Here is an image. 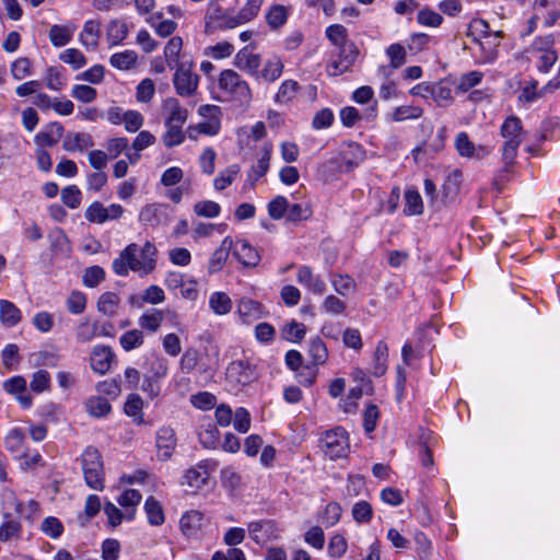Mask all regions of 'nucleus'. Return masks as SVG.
Here are the masks:
<instances>
[{
    "label": "nucleus",
    "instance_id": "obj_61",
    "mask_svg": "<svg viewBox=\"0 0 560 560\" xmlns=\"http://www.w3.org/2000/svg\"><path fill=\"white\" fill-rule=\"evenodd\" d=\"M33 63L26 57L18 58L11 65V74L15 80H23L26 77L32 75Z\"/></svg>",
    "mask_w": 560,
    "mask_h": 560
},
{
    "label": "nucleus",
    "instance_id": "obj_17",
    "mask_svg": "<svg viewBox=\"0 0 560 560\" xmlns=\"http://www.w3.org/2000/svg\"><path fill=\"white\" fill-rule=\"evenodd\" d=\"M113 358L114 353L109 347L96 346L90 357L91 369L98 374H105L110 368Z\"/></svg>",
    "mask_w": 560,
    "mask_h": 560
},
{
    "label": "nucleus",
    "instance_id": "obj_50",
    "mask_svg": "<svg viewBox=\"0 0 560 560\" xmlns=\"http://www.w3.org/2000/svg\"><path fill=\"white\" fill-rule=\"evenodd\" d=\"M264 0H245L243 7L237 12V18L243 24L253 21L258 16Z\"/></svg>",
    "mask_w": 560,
    "mask_h": 560
},
{
    "label": "nucleus",
    "instance_id": "obj_22",
    "mask_svg": "<svg viewBox=\"0 0 560 560\" xmlns=\"http://www.w3.org/2000/svg\"><path fill=\"white\" fill-rule=\"evenodd\" d=\"M232 247L233 241L230 236H226L221 242L220 246L214 250L209 260L208 271L210 273L219 272L223 268Z\"/></svg>",
    "mask_w": 560,
    "mask_h": 560
},
{
    "label": "nucleus",
    "instance_id": "obj_43",
    "mask_svg": "<svg viewBox=\"0 0 560 560\" xmlns=\"http://www.w3.org/2000/svg\"><path fill=\"white\" fill-rule=\"evenodd\" d=\"M25 442H26V436H25L23 430L20 428L11 429L4 439L5 448L10 453L22 452L26 447Z\"/></svg>",
    "mask_w": 560,
    "mask_h": 560
},
{
    "label": "nucleus",
    "instance_id": "obj_44",
    "mask_svg": "<svg viewBox=\"0 0 560 560\" xmlns=\"http://www.w3.org/2000/svg\"><path fill=\"white\" fill-rule=\"evenodd\" d=\"M120 299L115 292H104L97 301V310L106 316H114L117 312Z\"/></svg>",
    "mask_w": 560,
    "mask_h": 560
},
{
    "label": "nucleus",
    "instance_id": "obj_7",
    "mask_svg": "<svg viewBox=\"0 0 560 560\" xmlns=\"http://www.w3.org/2000/svg\"><path fill=\"white\" fill-rule=\"evenodd\" d=\"M174 69L173 84L176 93L184 97L195 95L199 84V75L192 72V62L183 61Z\"/></svg>",
    "mask_w": 560,
    "mask_h": 560
},
{
    "label": "nucleus",
    "instance_id": "obj_19",
    "mask_svg": "<svg viewBox=\"0 0 560 560\" xmlns=\"http://www.w3.org/2000/svg\"><path fill=\"white\" fill-rule=\"evenodd\" d=\"M206 523L205 515L196 510L186 512L179 521L180 530L186 537H194Z\"/></svg>",
    "mask_w": 560,
    "mask_h": 560
},
{
    "label": "nucleus",
    "instance_id": "obj_46",
    "mask_svg": "<svg viewBox=\"0 0 560 560\" xmlns=\"http://www.w3.org/2000/svg\"><path fill=\"white\" fill-rule=\"evenodd\" d=\"M147 364V375L159 380H162L167 375L168 362L165 358L158 354H152Z\"/></svg>",
    "mask_w": 560,
    "mask_h": 560
},
{
    "label": "nucleus",
    "instance_id": "obj_16",
    "mask_svg": "<svg viewBox=\"0 0 560 560\" xmlns=\"http://www.w3.org/2000/svg\"><path fill=\"white\" fill-rule=\"evenodd\" d=\"M234 257L245 267H255L260 260V256L256 248H254L247 241L240 240L233 243Z\"/></svg>",
    "mask_w": 560,
    "mask_h": 560
},
{
    "label": "nucleus",
    "instance_id": "obj_33",
    "mask_svg": "<svg viewBox=\"0 0 560 560\" xmlns=\"http://www.w3.org/2000/svg\"><path fill=\"white\" fill-rule=\"evenodd\" d=\"M22 318L21 311L10 301L0 300V322L7 327H13Z\"/></svg>",
    "mask_w": 560,
    "mask_h": 560
},
{
    "label": "nucleus",
    "instance_id": "obj_48",
    "mask_svg": "<svg viewBox=\"0 0 560 560\" xmlns=\"http://www.w3.org/2000/svg\"><path fill=\"white\" fill-rule=\"evenodd\" d=\"M63 127L59 122H55L50 126L49 130L39 132L35 139L37 144L52 147L62 137Z\"/></svg>",
    "mask_w": 560,
    "mask_h": 560
},
{
    "label": "nucleus",
    "instance_id": "obj_18",
    "mask_svg": "<svg viewBox=\"0 0 560 560\" xmlns=\"http://www.w3.org/2000/svg\"><path fill=\"white\" fill-rule=\"evenodd\" d=\"M235 66L250 75H258V69L261 59L258 54H254L248 47L241 49L235 56Z\"/></svg>",
    "mask_w": 560,
    "mask_h": 560
},
{
    "label": "nucleus",
    "instance_id": "obj_9",
    "mask_svg": "<svg viewBox=\"0 0 560 560\" xmlns=\"http://www.w3.org/2000/svg\"><path fill=\"white\" fill-rule=\"evenodd\" d=\"M337 47L339 49L338 60L328 65V72L331 75H339L348 71L359 55L355 44L351 40H348Z\"/></svg>",
    "mask_w": 560,
    "mask_h": 560
},
{
    "label": "nucleus",
    "instance_id": "obj_57",
    "mask_svg": "<svg viewBox=\"0 0 560 560\" xmlns=\"http://www.w3.org/2000/svg\"><path fill=\"white\" fill-rule=\"evenodd\" d=\"M423 109L418 106L404 105L396 107L390 115L393 121H404L407 119H417L421 117Z\"/></svg>",
    "mask_w": 560,
    "mask_h": 560
},
{
    "label": "nucleus",
    "instance_id": "obj_55",
    "mask_svg": "<svg viewBox=\"0 0 560 560\" xmlns=\"http://www.w3.org/2000/svg\"><path fill=\"white\" fill-rule=\"evenodd\" d=\"M289 200L283 196H277L267 205V211L271 219L281 220L285 219Z\"/></svg>",
    "mask_w": 560,
    "mask_h": 560
},
{
    "label": "nucleus",
    "instance_id": "obj_35",
    "mask_svg": "<svg viewBox=\"0 0 560 560\" xmlns=\"http://www.w3.org/2000/svg\"><path fill=\"white\" fill-rule=\"evenodd\" d=\"M334 290L341 296H348L355 292L357 283L352 277L343 273H334L330 277Z\"/></svg>",
    "mask_w": 560,
    "mask_h": 560
},
{
    "label": "nucleus",
    "instance_id": "obj_42",
    "mask_svg": "<svg viewBox=\"0 0 560 560\" xmlns=\"http://www.w3.org/2000/svg\"><path fill=\"white\" fill-rule=\"evenodd\" d=\"M144 511L148 521L153 526H160L164 523V512L161 503L153 497H149L144 503Z\"/></svg>",
    "mask_w": 560,
    "mask_h": 560
},
{
    "label": "nucleus",
    "instance_id": "obj_11",
    "mask_svg": "<svg viewBox=\"0 0 560 560\" xmlns=\"http://www.w3.org/2000/svg\"><path fill=\"white\" fill-rule=\"evenodd\" d=\"M210 460L199 462L185 472L182 483L194 490L201 489L207 485L210 478Z\"/></svg>",
    "mask_w": 560,
    "mask_h": 560
},
{
    "label": "nucleus",
    "instance_id": "obj_52",
    "mask_svg": "<svg viewBox=\"0 0 560 560\" xmlns=\"http://www.w3.org/2000/svg\"><path fill=\"white\" fill-rule=\"evenodd\" d=\"M85 407L89 415L97 418L108 415L112 409L107 399L100 396L89 398L85 402Z\"/></svg>",
    "mask_w": 560,
    "mask_h": 560
},
{
    "label": "nucleus",
    "instance_id": "obj_45",
    "mask_svg": "<svg viewBox=\"0 0 560 560\" xmlns=\"http://www.w3.org/2000/svg\"><path fill=\"white\" fill-rule=\"evenodd\" d=\"M98 334V324L81 320L75 328V339L80 343L91 342Z\"/></svg>",
    "mask_w": 560,
    "mask_h": 560
},
{
    "label": "nucleus",
    "instance_id": "obj_13",
    "mask_svg": "<svg viewBox=\"0 0 560 560\" xmlns=\"http://www.w3.org/2000/svg\"><path fill=\"white\" fill-rule=\"evenodd\" d=\"M237 314L245 324H252L267 315L265 307L258 301L243 298L237 304Z\"/></svg>",
    "mask_w": 560,
    "mask_h": 560
},
{
    "label": "nucleus",
    "instance_id": "obj_40",
    "mask_svg": "<svg viewBox=\"0 0 560 560\" xmlns=\"http://www.w3.org/2000/svg\"><path fill=\"white\" fill-rule=\"evenodd\" d=\"M209 307L217 315H226L232 310V300L225 292H213L209 299Z\"/></svg>",
    "mask_w": 560,
    "mask_h": 560
},
{
    "label": "nucleus",
    "instance_id": "obj_39",
    "mask_svg": "<svg viewBox=\"0 0 560 560\" xmlns=\"http://www.w3.org/2000/svg\"><path fill=\"white\" fill-rule=\"evenodd\" d=\"M494 39H486L481 40L480 48L482 50V55L480 57L479 63H493L498 58V49L499 39L502 37V32L498 31L493 33Z\"/></svg>",
    "mask_w": 560,
    "mask_h": 560
},
{
    "label": "nucleus",
    "instance_id": "obj_8",
    "mask_svg": "<svg viewBox=\"0 0 560 560\" xmlns=\"http://www.w3.org/2000/svg\"><path fill=\"white\" fill-rule=\"evenodd\" d=\"M243 25L237 18V13H231L221 9L218 4H211L206 14V30L208 32L215 28H234Z\"/></svg>",
    "mask_w": 560,
    "mask_h": 560
},
{
    "label": "nucleus",
    "instance_id": "obj_32",
    "mask_svg": "<svg viewBox=\"0 0 560 560\" xmlns=\"http://www.w3.org/2000/svg\"><path fill=\"white\" fill-rule=\"evenodd\" d=\"M16 459L20 463V467L23 470H33L37 467H43L45 465V462L40 455V453L35 450L26 446L19 456H16Z\"/></svg>",
    "mask_w": 560,
    "mask_h": 560
},
{
    "label": "nucleus",
    "instance_id": "obj_53",
    "mask_svg": "<svg viewBox=\"0 0 560 560\" xmlns=\"http://www.w3.org/2000/svg\"><path fill=\"white\" fill-rule=\"evenodd\" d=\"M271 158V145L265 144L262 148V154L260 159L257 161L256 165H254L250 170L249 177L254 180H257L261 176H264L268 168H269V162Z\"/></svg>",
    "mask_w": 560,
    "mask_h": 560
},
{
    "label": "nucleus",
    "instance_id": "obj_6",
    "mask_svg": "<svg viewBox=\"0 0 560 560\" xmlns=\"http://www.w3.org/2000/svg\"><path fill=\"white\" fill-rule=\"evenodd\" d=\"M258 377L255 365L248 360L232 361L226 368L225 380L231 390L240 392Z\"/></svg>",
    "mask_w": 560,
    "mask_h": 560
},
{
    "label": "nucleus",
    "instance_id": "obj_58",
    "mask_svg": "<svg viewBox=\"0 0 560 560\" xmlns=\"http://www.w3.org/2000/svg\"><path fill=\"white\" fill-rule=\"evenodd\" d=\"M40 530L51 539H57L63 533V525L59 518L47 516L40 523Z\"/></svg>",
    "mask_w": 560,
    "mask_h": 560
},
{
    "label": "nucleus",
    "instance_id": "obj_1",
    "mask_svg": "<svg viewBox=\"0 0 560 560\" xmlns=\"http://www.w3.org/2000/svg\"><path fill=\"white\" fill-rule=\"evenodd\" d=\"M156 253V247L151 242H145L142 247L131 243L113 260V271L120 277L128 276L129 271L141 277L148 276L155 269Z\"/></svg>",
    "mask_w": 560,
    "mask_h": 560
},
{
    "label": "nucleus",
    "instance_id": "obj_25",
    "mask_svg": "<svg viewBox=\"0 0 560 560\" xmlns=\"http://www.w3.org/2000/svg\"><path fill=\"white\" fill-rule=\"evenodd\" d=\"M183 48V39L179 36H173L164 47V56L166 59V63L171 69H174L175 66L183 63L184 56L180 57V51Z\"/></svg>",
    "mask_w": 560,
    "mask_h": 560
},
{
    "label": "nucleus",
    "instance_id": "obj_27",
    "mask_svg": "<svg viewBox=\"0 0 560 560\" xmlns=\"http://www.w3.org/2000/svg\"><path fill=\"white\" fill-rule=\"evenodd\" d=\"M163 206L160 203H149L141 208L139 212V222L148 226H156L162 222Z\"/></svg>",
    "mask_w": 560,
    "mask_h": 560
},
{
    "label": "nucleus",
    "instance_id": "obj_10",
    "mask_svg": "<svg viewBox=\"0 0 560 560\" xmlns=\"http://www.w3.org/2000/svg\"><path fill=\"white\" fill-rule=\"evenodd\" d=\"M248 534L250 538L259 546H265L269 541L279 537V530L273 521L260 520L248 524Z\"/></svg>",
    "mask_w": 560,
    "mask_h": 560
},
{
    "label": "nucleus",
    "instance_id": "obj_20",
    "mask_svg": "<svg viewBox=\"0 0 560 560\" xmlns=\"http://www.w3.org/2000/svg\"><path fill=\"white\" fill-rule=\"evenodd\" d=\"M455 147L458 154L463 158L469 159H481L486 155V150L483 147L479 145L478 148L469 140V137L466 132H459L455 139Z\"/></svg>",
    "mask_w": 560,
    "mask_h": 560
},
{
    "label": "nucleus",
    "instance_id": "obj_49",
    "mask_svg": "<svg viewBox=\"0 0 560 560\" xmlns=\"http://www.w3.org/2000/svg\"><path fill=\"white\" fill-rule=\"evenodd\" d=\"M308 355L314 365H322L327 361L328 350L324 341L319 338H314L310 341Z\"/></svg>",
    "mask_w": 560,
    "mask_h": 560
},
{
    "label": "nucleus",
    "instance_id": "obj_14",
    "mask_svg": "<svg viewBox=\"0 0 560 560\" xmlns=\"http://www.w3.org/2000/svg\"><path fill=\"white\" fill-rule=\"evenodd\" d=\"M177 439L174 429L171 427H162L156 432V447L158 456L162 460L171 458L175 447Z\"/></svg>",
    "mask_w": 560,
    "mask_h": 560
},
{
    "label": "nucleus",
    "instance_id": "obj_3",
    "mask_svg": "<svg viewBox=\"0 0 560 560\" xmlns=\"http://www.w3.org/2000/svg\"><path fill=\"white\" fill-rule=\"evenodd\" d=\"M218 86L225 100L247 107L253 98L248 83L232 69L223 70L218 80Z\"/></svg>",
    "mask_w": 560,
    "mask_h": 560
},
{
    "label": "nucleus",
    "instance_id": "obj_2",
    "mask_svg": "<svg viewBox=\"0 0 560 560\" xmlns=\"http://www.w3.org/2000/svg\"><path fill=\"white\" fill-rule=\"evenodd\" d=\"M523 127L520 118L515 116L508 117L501 126V137L503 144L501 147V160L503 166L494 177V185L501 190V185L510 179L515 166L517 150L523 141Z\"/></svg>",
    "mask_w": 560,
    "mask_h": 560
},
{
    "label": "nucleus",
    "instance_id": "obj_12",
    "mask_svg": "<svg viewBox=\"0 0 560 560\" xmlns=\"http://www.w3.org/2000/svg\"><path fill=\"white\" fill-rule=\"evenodd\" d=\"M165 125H185L188 118L187 108L183 107L175 97H167L162 103Z\"/></svg>",
    "mask_w": 560,
    "mask_h": 560
},
{
    "label": "nucleus",
    "instance_id": "obj_26",
    "mask_svg": "<svg viewBox=\"0 0 560 560\" xmlns=\"http://www.w3.org/2000/svg\"><path fill=\"white\" fill-rule=\"evenodd\" d=\"M299 90L300 84L295 80H284L275 94L273 101L278 105H287L295 98Z\"/></svg>",
    "mask_w": 560,
    "mask_h": 560
},
{
    "label": "nucleus",
    "instance_id": "obj_38",
    "mask_svg": "<svg viewBox=\"0 0 560 560\" xmlns=\"http://www.w3.org/2000/svg\"><path fill=\"white\" fill-rule=\"evenodd\" d=\"M142 495L138 490L128 489L120 494L118 503L126 509V518L132 520L135 516V509L141 502Z\"/></svg>",
    "mask_w": 560,
    "mask_h": 560
},
{
    "label": "nucleus",
    "instance_id": "obj_37",
    "mask_svg": "<svg viewBox=\"0 0 560 560\" xmlns=\"http://www.w3.org/2000/svg\"><path fill=\"white\" fill-rule=\"evenodd\" d=\"M388 347L386 342L378 341L375 348L372 374L376 377L383 376L387 370Z\"/></svg>",
    "mask_w": 560,
    "mask_h": 560
},
{
    "label": "nucleus",
    "instance_id": "obj_41",
    "mask_svg": "<svg viewBox=\"0 0 560 560\" xmlns=\"http://www.w3.org/2000/svg\"><path fill=\"white\" fill-rule=\"evenodd\" d=\"M342 160L348 168H353L365 160V151L358 143H349L342 151Z\"/></svg>",
    "mask_w": 560,
    "mask_h": 560
},
{
    "label": "nucleus",
    "instance_id": "obj_60",
    "mask_svg": "<svg viewBox=\"0 0 560 560\" xmlns=\"http://www.w3.org/2000/svg\"><path fill=\"white\" fill-rule=\"evenodd\" d=\"M194 212L198 217L213 219L219 217L221 207L218 202L212 200H202L194 206Z\"/></svg>",
    "mask_w": 560,
    "mask_h": 560
},
{
    "label": "nucleus",
    "instance_id": "obj_4",
    "mask_svg": "<svg viewBox=\"0 0 560 560\" xmlns=\"http://www.w3.org/2000/svg\"><path fill=\"white\" fill-rule=\"evenodd\" d=\"M81 468L86 486L95 491L105 488V469L102 455L94 446H88L81 455Z\"/></svg>",
    "mask_w": 560,
    "mask_h": 560
},
{
    "label": "nucleus",
    "instance_id": "obj_47",
    "mask_svg": "<svg viewBox=\"0 0 560 560\" xmlns=\"http://www.w3.org/2000/svg\"><path fill=\"white\" fill-rule=\"evenodd\" d=\"M183 127L184 125H165L166 130L162 136V142L166 148H173L184 142Z\"/></svg>",
    "mask_w": 560,
    "mask_h": 560
},
{
    "label": "nucleus",
    "instance_id": "obj_31",
    "mask_svg": "<svg viewBox=\"0 0 560 560\" xmlns=\"http://www.w3.org/2000/svg\"><path fill=\"white\" fill-rule=\"evenodd\" d=\"M289 18V10L282 4H272L266 12V22L272 30L282 27Z\"/></svg>",
    "mask_w": 560,
    "mask_h": 560
},
{
    "label": "nucleus",
    "instance_id": "obj_63",
    "mask_svg": "<svg viewBox=\"0 0 560 560\" xmlns=\"http://www.w3.org/2000/svg\"><path fill=\"white\" fill-rule=\"evenodd\" d=\"M119 341L124 350L131 351L143 343V332L139 329H131L121 335Z\"/></svg>",
    "mask_w": 560,
    "mask_h": 560
},
{
    "label": "nucleus",
    "instance_id": "obj_64",
    "mask_svg": "<svg viewBox=\"0 0 560 560\" xmlns=\"http://www.w3.org/2000/svg\"><path fill=\"white\" fill-rule=\"evenodd\" d=\"M120 542L114 538H107L102 542L101 551L103 560H118L120 556Z\"/></svg>",
    "mask_w": 560,
    "mask_h": 560
},
{
    "label": "nucleus",
    "instance_id": "obj_5",
    "mask_svg": "<svg viewBox=\"0 0 560 560\" xmlns=\"http://www.w3.org/2000/svg\"><path fill=\"white\" fill-rule=\"evenodd\" d=\"M319 446L332 460L346 457L350 450L348 433L340 427L328 430L322 435Z\"/></svg>",
    "mask_w": 560,
    "mask_h": 560
},
{
    "label": "nucleus",
    "instance_id": "obj_24",
    "mask_svg": "<svg viewBox=\"0 0 560 560\" xmlns=\"http://www.w3.org/2000/svg\"><path fill=\"white\" fill-rule=\"evenodd\" d=\"M101 35V23L95 20H88L80 33V42L88 48L95 49Z\"/></svg>",
    "mask_w": 560,
    "mask_h": 560
},
{
    "label": "nucleus",
    "instance_id": "obj_29",
    "mask_svg": "<svg viewBox=\"0 0 560 560\" xmlns=\"http://www.w3.org/2000/svg\"><path fill=\"white\" fill-rule=\"evenodd\" d=\"M312 214L313 210L308 201L294 203L289 201L285 220L291 223H298L308 220Z\"/></svg>",
    "mask_w": 560,
    "mask_h": 560
},
{
    "label": "nucleus",
    "instance_id": "obj_30",
    "mask_svg": "<svg viewBox=\"0 0 560 560\" xmlns=\"http://www.w3.org/2000/svg\"><path fill=\"white\" fill-rule=\"evenodd\" d=\"M128 25L122 20H112L106 30V38L109 46H116L120 44L128 35Z\"/></svg>",
    "mask_w": 560,
    "mask_h": 560
},
{
    "label": "nucleus",
    "instance_id": "obj_21",
    "mask_svg": "<svg viewBox=\"0 0 560 560\" xmlns=\"http://www.w3.org/2000/svg\"><path fill=\"white\" fill-rule=\"evenodd\" d=\"M94 145L92 137L86 132H68L62 148L68 152L84 151Z\"/></svg>",
    "mask_w": 560,
    "mask_h": 560
},
{
    "label": "nucleus",
    "instance_id": "obj_54",
    "mask_svg": "<svg viewBox=\"0 0 560 560\" xmlns=\"http://www.w3.org/2000/svg\"><path fill=\"white\" fill-rule=\"evenodd\" d=\"M240 173L238 165H231L225 170L221 171L218 176L214 178L213 185L214 188L219 191L228 188Z\"/></svg>",
    "mask_w": 560,
    "mask_h": 560
},
{
    "label": "nucleus",
    "instance_id": "obj_36",
    "mask_svg": "<svg viewBox=\"0 0 560 560\" xmlns=\"http://www.w3.org/2000/svg\"><path fill=\"white\" fill-rule=\"evenodd\" d=\"M284 69V65L280 57L273 56L266 60L262 70L260 71V77L268 83H272L277 81Z\"/></svg>",
    "mask_w": 560,
    "mask_h": 560
},
{
    "label": "nucleus",
    "instance_id": "obj_28",
    "mask_svg": "<svg viewBox=\"0 0 560 560\" xmlns=\"http://www.w3.org/2000/svg\"><path fill=\"white\" fill-rule=\"evenodd\" d=\"M109 63L113 68L127 71L135 69L138 65V55L133 50H124L112 55Z\"/></svg>",
    "mask_w": 560,
    "mask_h": 560
},
{
    "label": "nucleus",
    "instance_id": "obj_23",
    "mask_svg": "<svg viewBox=\"0 0 560 560\" xmlns=\"http://www.w3.org/2000/svg\"><path fill=\"white\" fill-rule=\"evenodd\" d=\"M75 25L73 24H65V25H58L54 24L50 26L48 36L50 39V43L55 47H63L67 44H69L74 35L75 32Z\"/></svg>",
    "mask_w": 560,
    "mask_h": 560
},
{
    "label": "nucleus",
    "instance_id": "obj_51",
    "mask_svg": "<svg viewBox=\"0 0 560 560\" xmlns=\"http://www.w3.org/2000/svg\"><path fill=\"white\" fill-rule=\"evenodd\" d=\"M404 212L407 215H418L423 212V202L417 190H407L405 194Z\"/></svg>",
    "mask_w": 560,
    "mask_h": 560
},
{
    "label": "nucleus",
    "instance_id": "obj_59",
    "mask_svg": "<svg viewBox=\"0 0 560 560\" xmlns=\"http://www.w3.org/2000/svg\"><path fill=\"white\" fill-rule=\"evenodd\" d=\"M59 59L72 66L74 70L81 69L86 65L85 56L77 48H68L59 55Z\"/></svg>",
    "mask_w": 560,
    "mask_h": 560
},
{
    "label": "nucleus",
    "instance_id": "obj_34",
    "mask_svg": "<svg viewBox=\"0 0 560 560\" xmlns=\"http://www.w3.org/2000/svg\"><path fill=\"white\" fill-rule=\"evenodd\" d=\"M164 320V313L161 310L151 308L139 317V326L150 332H156Z\"/></svg>",
    "mask_w": 560,
    "mask_h": 560
},
{
    "label": "nucleus",
    "instance_id": "obj_56",
    "mask_svg": "<svg viewBox=\"0 0 560 560\" xmlns=\"http://www.w3.org/2000/svg\"><path fill=\"white\" fill-rule=\"evenodd\" d=\"M306 334V328L303 323L292 320L283 326L282 336L285 340L291 342L301 341Z\"/></svg>",
    "mask_w": 560,
    "mask_h": 560
},
{
    "label": "nucleus",
    "instance_id": "obj_62",
    "mask_svg": "<svg viewBox=\"0 0 560 560\" xmlns=\"http://www.w3.org/2000/svg\"><path fill=\"white\" fill-rule=\"evenodd\" d=\"M66 305L71 314H82L86 307V295L81 291H72L66 300Z\"/></svg>",
    "mask_w": 560,
    "mask_h": 560
},
{
    "label": "nucleus",
    "instance_id": "obj_15",
    "mask_svg": "<svg viewBox=\"0 0 560 560\" xmlns=\"http://www.w3.org/2000/svg\"><path fill=\"white\" fill-rule=\"evenodd\" d=\"M296 280L313 294L323 295L326 292V282L320 276L314 275L308 266L299 268Z\"/></svg>",
    "mask_w": 560,
    "mask_h": 560
}]
</instances>
